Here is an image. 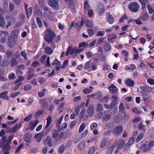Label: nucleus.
Masks as SVG:
<instances>
[{"instance_id": "bb28decb", "label": "nucleus", "mask_w": 154, "mask_h": 154, "mask_svg": "<svg viewBox=\"0 0 154 154\" xmlns=\"http://www.w3.org/2000/svg\"><path fill=\"white\" fill-rule=\"evenodd\" d=\"M107 140L106 138L103 139L101 142L100 144V147L101 148H103L106 145Z\"/></svg>"}, {"instance_id": "9b49d317", "label": "nucleus", "mask_w": 154, "mask_h": 154, "mask_svg": "<svg viewBox=\"0 0 154 154\" xmlns=\"http://www.w3.org/2000/svg\"><path fill=\"white\" fill-rule=\"evenodd\" d=\"M140 18L143 21H146L149 19V16L148 13L143 11L142 13Z\"/></svg>"}, {"instance_id": "f8f14e48", "label": "nucleus", "mask_w": 154, "mask_h": 154, "mask_svg": "<svg viewBox=\"0 0 154 154\" xmlns=\"http://www.w3.org/2000/svg\"><path fill=\"white\" fill-rule=\"evenodd\" d=\"M34 70L32 68H30L29 69L27 79L28 80L30 79L34 76Z\"/></svg>"}, {"instance_id": "603ef678", "label": "nucleus", "mask_w": 154, "mask_h": 154, "mask_svg": "<svg viewBox=\"0 0 154 154\" xmlns=\"http://www.w3.org/2000/svg\"><path fill=\"white\" fill-rule=\"evenodd\" d=\"M85 125L84 123H83L81 124L80 127L79 129V132L80 133L82 132L84 130Z\"/></svg>"}, {"instance_id": "a19ab883", "label": "nucleus", "mask_w": 154, "mask_h": 154, "mask_svg": "<svg viewBox=\"0 0 154 154\" xmlns=\"http://www.w3.org/2000/svg\"><path fill=\"white\" fill-rule=\"evenodd\" d=\"M111 118V115L109 114H107L104 116L103 117V121L106 122L109 120Z\"/></svg>"}, {"instance_id": "5701e85b", "label": "nucleus", "mask_w": 154, "mask_h": 154, "mask_svg": "<svg viewBox=\"0 0 154 154\" xmlns=\"http://www.w3.org/2000/svg\"><path fill=\"white\" fill-rule=\"evenodd\" d=\"M103 48L104 49L105 52H106L110 50L111 48V46L110 44L109 43L103 45Z\"/></svg>"}, {"instance_id": "49530a36", "label": "nucleus", "mask_w": 154, "mask_h": 154, "mask_svg": "<svg viewBox=\"0 0 154 154\" xmlns=\"http://www.w3.org/2000/svg\"><path fill=\"white\" fill-rule=\"evenodd\" d=\"M114 18L110 14L109 17L107 18V20L108 22L110 24H112L114 22Z\"/></svg>"}, {"instance_id": "2eb2a0df", "label": "nucleus", "mask_w": 154, "mask_h": 154, "mask_svg": "<svg viewBox=\"0 0 154 154\" xmlns=\"http://www.w3.org/2000/svg\"><path fill=\"white\" fill-rule=\"evenodd\" d=\"M87 112L90 117H91L93 116L94 113V106L92 105H90L89 106Z\"/></svg>"}, {"instance_id": "69168bd1", "label": "nucleus", "mask_w": 154, "mask_h": 154, "mask_svg": "<svg viewBox=\"0 0 154 154\" xmlns=\"http://www.w3.org/2000/svg\"><path fill=\"white\" fill-rule=\"evenodd\" d=\"M111 99L113 101L117 103L118 98L116 95H113L111 97Z\"/></svg>"}, {"instance_id": "bf43d9fd", "label": "nucleus", "mask_w": 154, "mask_h": 154, "mask_svg": "<svg viewBox=\"0 0 154 154\" xmlns=\"http://www.w3.org/2000/svg\"><path fill=\"white\" fill-rule=\"evenodd\" d=\"M147 8L149 10V12L150 14H152L153 12V10L149 4H148Z\"/></svg>"}, {"instance_id": "c03bdc74", "label": "nucleus", "mask_w": 154, "mask_h": 154, "mask_svg": "<svg viewBox=\"0 0 154 154\" xmlns=\"http://www.w3.org/2000/svg\"><path fill=\"white\" fill-rule=\"evenodd\" d=\"M143 133H141L136 138V141L137 142H138L143 138Z\"/></svg>"}, {"instance_id": "e433bc0d", "label": "nucleus", "mask_w": 154, "mask_h": 154, "mask_svg": "<svg viewBox=\"0 0 154 154\" xmlns=\"http://www.w3.org/2000/svg\"><path fill=\"white\" fill-rule=\"evenodd\" d=\"M114 148L115 147L114 146H112L110 147L107 150L106 154H112Z\"/></svg>"}, {"instance_id": "8fccbe9b", "label": "nucleus", "mask_w": 154, "mask_h": 154, "mask_svg": "<svg viewBox=\"0 0 154 154\" xmlns=\"http://www.w3.org/2000/svg\"><path fill=\"white\" fill-rule=\"evenodd\" d=\"M72 46H69L68 47L66 52L65 54L66 56H68L69 54H71V53L72 51Z\"/></svg>"}, {"instance_id": "39448f33", "label": "nucleus", "mask_w": 154, "mask_h": 154, "mask_svg": "<svg viewBox=\"0 0 154 154\" xmlns=\"http://www.w3.org/2000/svg\"><path fill=\"white\" fill-rule=\"evenodd\" d=\"M7 44L8 46L11 48L14 47L15 44V41L14 37L11 35L9 36Z\"/></svg>"}, {"instance_id": "a18cd8bd", "label": "nucleus", "mask_w": 154, "mask_h": 154, "mask_svg": "<svg viewBox=\"0 0 154 154\" xmlns=\"http://www.w3.org/2000/svg\"><path fill=\"white\" fill-rule=\"evenodd\" d=\"M87 31L90 37H91L94 35V32L92 29L88 28L87 29Z\"/></svg>"}, {"instance_id": "3c124183", "label": "nucleus", "mask_w": 154, "mask_h": 154, "mask_svg": "<svg viewBox=\"0 0 154 154\" xmlns=\"http://www.w3.org/2000/svg\"><path fill=\"white\" fill-rule=\"evenodd\" d=\"M105 34V32L103 31H98L96 35L97 36L101 37L103 36Z\"/></svg>"}, {"instance_id": "412c9836", "label": "nucleus", "mask_w": 154, "mask_h": 154, "mask_svg": "<svg viewBox=\"0 0 154 154\" xmlns=\"http://www.w3.org/2000/svg\"><path fill=\"white\" fill-rule=\"evenodd\" d=\"M125 83L128 86L132 87L134 84V82L132 80L128 79L126 80Z\"/></svg>"}, {"instance_id": "a211bd4d", "label": "nucleus", "mask_w": 154, "mask_h": 154, "mask_svg": "<svg viewBox=\"0 0 154 154\" xmlns=\"http://www.w3.org/2000/svg\"><path fill=\"white\" fill-rule=\"evenodd\" d=\"M117 38V37L116 35L115 34H113L109 36L107 38V39L109 42H112Z\"/></svg>"}, {"instance_id": "ea45409f", "label": "nucleus", "mask_w": 154, "mask_h": 154, "mask_svg": "<svg viewBox=\"0 0 154 154\" xmlns=\"http://www.w3.org/2000/svg\"><path fill=\"white\" fill-rule=\"evenodd\" d=\"M96 110L97 111H100L103 110V106L102 105L98 103L97 104Z\"/></svg>"}, {"instance_id": "dca6fc26", "label": "nucleus", "mask_w": 154, "mask_h": 154, "mask_svg": "<svg viewBox=\"0 0 154 154\" xmlns=\"http://www.w3.org/2000/svg\"><path fill=\"white\" fill-rule=\"evenodd\" d=\"M1 144L2 145L3 152H4L5 150H10L11 147L9 145L10 144H8L7 142H5L4 143Z\"/></svg>"}, {"instance_id": "72a5a7b5", "label": "nucleus", "mask_w": 154, "mask_h": 154, "mask_svg": "<svg viewBox=\"0 0 154 154\" xmlns=\"http://www.w3.org/2000/svg\"><path fill=\"white\" fill-rule=\"evenodd\" d=\"M44 2V0H39V5L40 4L41 5L42 8H43L45 11H48V8L47 7H44L43 5Z\"/></svg>"}, {"instance_id": "338daca9", "label": "nucleus", "mask_w": 154, "mask_h": 154, "mask_svg": "<svg viewBox=\"0 0 154 154\" xmlns=\"http://www.w3.org/2000/svg\"><path fill=\"white\" fill-rule=\"evenodd\" d=\"M21 55L23 56L25 59L27 58L26 53L25 51H22L20 53Z\"/></svg>"}, {"instance_id": "4d7b16f0", "label": "nucleus", "mask_w": 154, "mask_h": 154, "mask_svg": "<svg viewBox=\"0 0 154 154\" xmlns=\"http://www.w3.org/2000/svg\"><path fill=\"white\" fill-rule=\"evenodd\" d=\"M46 91V89H43L40 92H39V97H41L45 96V92Z\"/></svg>"}, {"instance_id": "f3484780", "label": "nucleus", "mask_w": 154, "mask_h": 154, "mask_svg": "<svg viewBox=\"0 0 154 154\" xmlns=\"http://www.w3.org/2000/svg\"><path fill=\"white\" fill-rule=\"evenodd\" d=\"M119 112V116L121 119H125V120L128 119V115H126L124 111Z\"/></svg>"}, {"instance_id": "f03ea898", "label": "nucleus", "mask_w": 154, "mask_h": 154, "mask_svg": "<svg viewBox=\"0 0 154 154\" xmlns=\"http://www.w3.org/2000/svg\"><path fill=\"white\" fill-rule=\"evenodd\" d=\"M58 0H49L48 1V3L52 8L55 10H57L59 8Z\"/></svg>"}, {"instance_id": "9d476101", "label": "nucleus", "mask_w": 154, "mask_h": 154, "mask_svg": "<svg viewBox=\"0 0 154 154\" xmlns=\"http://www.w3.org/2000/svg\"><path fill=\"white\" fill-rule=\"evenodd\" d=\"M108 89L110 92L113 94H116L118 91L117 88L112 84L110 86Z\"/></svg>"}, {"instance_id": "58836bf2", "label": "nucleus", "mask_w": 154, "mask_h": 154, "mask_svg": "<svg viewBox=\"0 0 154 154\" xmlns=\"http://www.w3.org/2000/svg\"><path fill=\"white\" fill-rule=\"evenodd\" d=\"M86 25L88 27L92 28L93 26V22L90 20H87L86 23Z\"/></svg>"}, {"instance_id": "f704fd0d", "label": "nucleus", "mask_w": 154, "mask_h": 154, "mask_svg": "<svg viewBox=\"0 0 154 154\" xmlns=\"http://www.w3.org/2000/svg\"><path fill=\"white\" fill-rule=\"evenodd\" d=\"M106 55L104 54H100V60L105 62L106 61Z\"/></svg>"}, {"instance_id": "6e6552de", "label": "nucleus", "mask_w": 154, "mask_h": 154, "mask_svg": "<svg viewBox=\"0 0 154 154\" xmlns=\"http://www.w3.org/2000/svg\"><path fill=\"white\" fill-rule=\"evenodd\" d=\"M97 10L98 14L100 15H101L104 13L105 9L103 5V4L100 3L99 4Z\"/></svg>"}, {"instance_id": "4c0bfd02", "label": "nucleus", "mask_w": 154, "mask_h": 154, "mask_svg": "<svg viewBox=\"0 0 154 154\" xmlns=\"http://www.w3.org/2000/svg\"><path fill=\"white\" fill-rule=\"evenodd\" d=\"M5 25L4 18L2 17H0V26L2 27H4L5 26Z\"/></svg>"}, {"instance_id": "052dcab7", "label": "nucleus", "mask_w": 154, "mask_h": 154, "mask_svg": "<svg viewBox=\"0 0 154 154\" xmlns=\"http://www.w3.org/2000/svg\"><path fill=\"white\" fill-rule=\"evenodd\" d=\"M60 62L57 59H55L53 62L52 64L53 66H55L56 65H60Z\"/></svg>"}, {"instance_id": "c756f323", "label": "nucleus", "mask_w": 154, "mask_h": 154, "mask_svg": "<svg viewBox=\"0 0 154 154\" xmlns=\"http://www.w3.org/2000/svg\"><path fill=\"white\" fill-rule=\"evenodd\" d=\"M10 63L11 66H14L17 64V61L14 58H12L11 59V60L10 62Z\"/></svg>"}, {"instance_id": "4468645a", "label": "nucleus", "mask_w": 154, "mask_h": 154, "mask_svg": "<svg viewBox=\"0 0 154 154\" xmlns=\"http://www.w3.org/2000/svg\"><path fill=\"white\" fill-rule=\"evenodd\" d=\"M45 143L46 144H48L49 146H52V140L49 136H48L44 140Z\"/></svg>"}, {"instance_id": "4be33fe9", "label": "nucleus", "mask_w": 154, "mask_h": 154, "mask_svg": "<svg viewBox=\"0 0 154 154\" xmlns=\"http://www.w3.org/2000/svg\"><path fill=\"white\" fill-rule=\"evenodd\" d=\"M67 134L65 132H64L63 131H62L58 135V140H60L62 138L63 139H65L67 137Z\"/></svg>"}, {"instance_id": "1a4fd4ad", "label": "nucleus", "mask_w": 154, "mask_h": 154, "mask_svg": "<svg viewBox=\"0 0 154 154\" xmlns=\"http://www.w3.org/2000/svg\"><path fill=\"white\" fill-rule=\"evenodd\" d=\"M38 122V120L37 119L31 121L29 123V129L31 130H33Z\"/></svg>"}, {"instance_id": "c85d7f7f", "label": "nucleus", "mask_w": 154, "mask_h": 154, "mask_svg": "<svg viewBox=\"0 0 154 154\" xmlns=\"http://www.w3.org/2000/svg\"><path fill=\"white\" fill-rule=\"evenodd\" d=\"M47 120V123L45 127V129L48 128L50 125L52 121L51 117V116H48L46 118Z\"/></svg>"}, {"instance_id": "a878e982", "label": "nucleus", "mask_w": 154, "mask_h": 154, "mask_svg": "<svg viewBox=\"0 0 154 154\" xmlns=\"http://www.w3.org/2000/svg\"><path fill=\"white\" fill-rule=\"evenodd\" d=\"M4 36H2L0 39V41L2 43H4L6 40V37L8 35V34L7 32H5L3 34Z\"/></svg>"}, {"instance_id": "680f3d73", "label": "nucleus", "mask_w": 154, "mask_h": 154, "mask_svg": "<svg viewBox=\"0 0 154 154\" xmlns=\"http://www.w3.org/2000/svg\"><path fill=\"white\" fill-rule=\"evenodd\" d=\"M58 136V133L57 131V130H55L53 132V134L52 135V137L53 138H55Z\"/></svg>"}, {"instance_id": "7c9ffc66", "label": "nucleus", "mask_w": 154, "mask_h": 154, "mask_svg": "<svg viewBox=\"0 0 154 154\" xmlns=\"http://www.w3.org/2000/svg\"><path fill=\"white\" fill-rule=\"evenodd\" d=\"M134 141V138L133 137H131L129 139L128 142L127 143L125 146V147L128 146V145H131Z\"/></svg>"}, {"instance_id": "cd10ccee", "label": "nucleus", "mask_w": 154, "mask_h": 154, "mask_svg": "<svg viewBox=\"0 0 154 154\" xmlns=\"http://www.w3.org/2000/svg\"><path fill=\"white\" fill-rule=\"evenodd\" d=\"M85 143L84 141H81L79 144L78 149L79 150H82L84 148Z\"/></svg>"}, {"instance_id": "0e129e2a", "label": "nucleus", "mask_w": 154, "mask_h": 154, "mask_svg": "<svg viewBox=\"0 0 154 154\" xmlns=\"http://www.w3.org/2000/svg\"><path fill=\"white\" fill-rule=\"evenodd\" d=\"M95 149V147L93 146H92L90 148L88 152V153L89 154H93L94 152Z\"/></svg>"}, {"instance_id": "7ed1b4c3", "label": "nucleus", "mask_w": 154, "mask_h": 154, "mask_svg": "<svg viewBox=\"0 0 154 154\" xmlns=\"http://www.w3.org/2000/svg\"><path fill=\"white\" fill-rule=\"evenodd\" d=\"M139 6L137 2H133L131 3L129 6V9L131 11L136 12L138 11Z\"/></svg>"}, {"instance_id": "f257e3e1", "label": "nucleus", "mask_w": 154, "mask_h": 154, "mask_svg": "<svg viewBox=\"0 0 154 154\" xmlns=\"http://www.w3.org/2000/svg\"><path fill=\"white\" fill-rule=\"evenodd\" d=\"M46 35L45 39L49 44H51L53 42V39L56 36V34L54 32L51 31L50 28L48 29L45 31Z\"/></svg>"}, {"instance_id": "6e6d98bb", "label": "nucleus", "mask_w": 154, "mask_h": 154, "mask_svg": "<svg viewBox=\"0 0 154 154\" xmlns=\"http://www.w3.org/2000/svg\"><path fill=\"white\" fill-rule=\"evenodd\" d=\"M31 87L30 84H28L24 86L23 90L25 91H28L31 88Z\"/></svg>"}, {"instance_id": "13d9d810", "label": "nucleus", "mask_w": 154, "mask_h": 154, "mask_svg": "<svg viewBox=\"0 0 154 154\" xmlns=\"http://www.w3.org/2000/svg\"><path fill=\"white\" fill-rule=\"evenodd\" d=\"M140 88H141L142 90L143 91V92H145V91H146V90H148V89H151L150 88H149L147 86H141Z\"/></svg>"}, {"instance_id": "5fc2aeb1", "label": "nucleus", "mask_w": 154, "mask_h": 154, "mask_svg": "<svg viewBox=\"0 0 154 154\" xmlns=\"http://www.w3.org/2000/svg\"><path fill=\"white\" fill-rule=\"evenodd\" d=\"M89 45V44L88 43H86L85 42H84L81 43L79 46V48H81L82 47H87Z\"/></svg>"}, {"instance_id": "aec40b11", "label": "nucleus", "mask_w": 154, "mask_h": 154, "mask_svg": "<svg viewBox=\"0 0 154 154\" xmlns=\"http://www.w3.org/2000/svg\"><path fill=\"white\" fill-rule=\"evenodd\" d=\"M8 92L5 91V92L0 93V98L4 99L5 100H8L9 98L7 96Z\"/></svg>"}, {"instance_id": "473e14b6", "label": "nucleus", "mask_w": 154, "mask_h": 154, "mask_svg": "<svg viewBox=\"0 0 154 154\" xmlns=\"http://www.w3.org/2000/svg\"><path fill=\"white\" fill-rule=\"evenodd\" d=\"M109 99V96L108 95H107L105 96L104 97L102 98L100 100V103H107L108 102V100Z\"/></svg>"}, {"instance_id": "c9c22d12", "label": "nucleus", "mask_w": 154, "mask_h": 154, "mask_svg": "<svg viewBox=\"0 0 154 154\" xmlns=\"http://www.w3.org/2000/svg\"><path fill=\"white\" fill-rule=\"evenodd\" d=\"M45 52L47 54H51L53 52V50L49 47H46L45 48Z\"/></svg>"}, {"instance_id": "6ab92c4d", "label": "nucleus", "mask_w": 154, "mask_h": 154, "mask_svg": "<svg viewBox=\"0 0 154 154\" xmlns=\"http://www.w3.org/2000/svg\"><path fill=\"white\" fill-rule=\"evenodd\" d=\"M125 143L124 140H120L118 142L116 143V146L117 147L118 149H120L123 147Z\"/></svg>"}, {"instance_id": "37998d69", "label": "nucleus", "mask_w": 154, "mask_h": 154, "mask_svg": "<svg viewBox=\"0 0 154 154\" xmlns=\"http://www.w3.org/2000/svg\"><path fill=\"white\" fill-rule=\"evenodd\" d=\"M84 9L85 11L86 10L89 9L90 8V6L88 3V2L87 1L85 2L84 4Z\"/></svg>"}, {"instance_id": "0eeeda50", "label": "nucleus", "mask_w": 154, "mask_h": 154, "mask_svg": "<svg viewBox=\"0 0 154 154\" xmlns=\"http://www.w3.org/2000/svg\"><path fill=\"white\" fill-rule=\"evenodd\" d=\"M123 127L122 126H119L116 127L113 131L114 135H116L120 134L122 132Z\"/></svg>"}, {"instance_id": "393cba45", "label": "nucleus", "mask_w": 154, "mask_h": 154, "mask_svg": "<svg viewBox=\"0 0 154 154\" xmlns=\"http://www.w3.org/2000/svg\"><path fill=\"white\" fill-rule=\"evenodd\" d=\"M31 139V134H30L26 133L24 136V140L28 142Z\"/></svg>"}, {"instance_id": "20e7f679", "label": "nucleus", "mask_w": 154, "mask_h": 154, "mask_svg": "<svg viewBox=\"0 0 154 154\" xmlns=\"http://www.w3.org/2000/svg\"><path fill=\"white\" fill-rule=\"evenodd\" d=\"M12 138V137L9 136L7 140V137L6 136H3L2 138L0 139V142L1 144L4 143L5 142H7L8 144H10Z\"/></svg>"}, {"instance_id": "de8ad7c7", "label": "nucleus", "mask_w": 154, "mask_h": 154, "mask_svg": "<svg viewBox=\"0 0 154 154\" xmlns=\"http://www.w3.org/2000/svg\"><path fill=\"white\" fill-rule=\"evenodd\" d=\"M69 4L68 5L69 8L72 9H74L75 8V5L74 3L73 2H68Z\"/></svg>"}, {"instance_id": "ddd939ff", "label": "nucleus", "mask_w": 154, "mask_h": 154, "mask_svg": "<svg viewBox=\"0 0 154 154\" xmlns=\"http://www.w3.org/2000/svg\"><path fill=\"white\" fill-rule=\"evenodd\" d=\"M21 126V124L19 123L18 125H15L13 127L11 128L9 130V132L12 133H14L15 132L17 129L20 128Z\"/></svg>"}, {"instance_id": "b1692460", "label": "nucleus", "mask_w": 154, "mask_h": 154, "mask_svg": "<svg viewBox=\"0 0 154 154\" xmlns=\"http://www.w3.org/2000/svg\"><path fill=\"white\" fill-rule=\"evenodd\" d=\"M142 5V10H143L146 8V5L148 2V0H139Z\"/></svg>"}, {"instance_id": "09e8293b", "label": "nucleus", "mask_w": 154, "mask_h": 154, "mask_svg": "<svg viewBox=\"0 0 154 154\" xmlns=\"http://www.w3.org/2000/svg\"><path fill=\"white\" fill-rule=\"evenodd\" d=\"M125 109V108L124 104L122 103H121L119 106V112H123L124 111Z\"/></svg>"}, {"instance_id": "2f4dec72", "label": "nucleus", "mask_w": 154, "mask_h": 154, "mask_svg": "<svg viewBox=\"0 0 154 154\" xmlns=\"http://www.w3.org/2000/svg\"><path fill=\"white\" fill-rule=\"evenodd\" d=\"M26 14L28 17H29V16L31 15L32 13V7H30L29 8L27 9L26 10Z\"/></svg>"}, {"instance_id": "864d4df0", "label": "nucleus", "mask_w": 154, "mask_h": 154, "mask_svg": "<svg viewBox=\"0 0 154 154\" xmlns=\"http://www.w3.org/2000/svg\"><path fill=\"white\" fill-rule=\"evenodd\" d=\"M92 92V90L88 88H85L83 91V92L85 94L89 93Z\"/></svg>"}, {"instance_id": "e2e57ef3", "label": "nucleus", "mask_w": 154, "mask_h": 154, "mask_svg": "<svg viewBox=\"0 0 154 154\" xmlns=\"http://www.w3.org/2000/svg\"><path fill=\"white\" fill-rule=\"evenodd\" d=\"M65 149V147L64 146H61L58 149V152L60 154H62L63 152Z\"/></svg>"}, {"instance_id": "79ce46f5", "label": "nucleus", "mask_w": 154, "mask_h": 154, "mask_svg": "<svg viewBox=\"0 0 154 154\" xmlns=\"http://www.w3.org/2000/svg\"><path fill=\"white\" fill-rule=\"evenodd\" d=\"M19 32L18 29H16L11 32V34L14 37L17 38L18 36V34Z\"/></svg>"}, {"instance_id": "774afa93", "label": "nucleus", "mask_w": 154, "mask_h": 154, "mask_svg": "<svg viewBox=\"0 0 154 154\" xmlns=\"http://www.w3.org/2000/svg\"><path fill=\"white\" fill-rule=\"evenodd\" d=\"M147 82L151 85L154 84V80L152 79L149 78L147 80Z\"/></svg>"}, {"instance_id": "423d86ee", "label": "nucleus", "mask_w": 154, "mask_h": 154, "mask_svg": "<svg viewBox=\"0 0 154 154\" xmlns=\"http://www.w3.org/2000/svg\"><path fill=\"white\" fill-rule=\"evenodd\" d=\"M40 104L43 103V104L42 106V110H39V116L41 115L42 113L44 111V109H45L46 107L48 105V104L47 102H46L45 101V100L44 99L40 100Z\"/></svg>"}]
</instances>
